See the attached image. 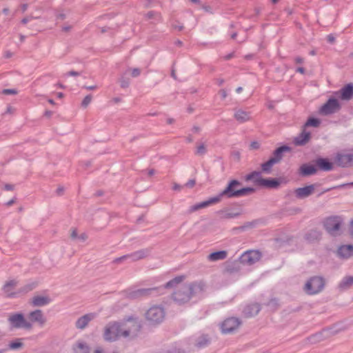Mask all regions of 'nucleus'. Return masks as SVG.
Masks as SVG:
<instances>
[{
    "mask_svg": "<svg viewBox=\"0 0 353 353\" xmlns=\"http://www.w3.org/2000/svg\"><path fill=\"white\" fill-rule=\"evenodd\" d=\"M339 257L343 259H347L353 256V245H343L340 246L337 250Z\"/></svg>",
    "mask_w": 353,
    "mask_h": 353,
    "instance_id": "a211bd4d",
    "label": "nucleus"
},
{
    "mask_svg": "<svg viewBox=\"0 0 353 353\" xmlns=\"http://www.w3.org/2000/svg\"><path fill=\"white\" fill-rule=\"evenodd\" d=\"M148 254V252L147 250H142L134 252L132 254V256L134 257V259L139 260L146 257Z\"/></svg>",
    "mask_w": 353,
    "mask_h": 353,
    "instance_id": "c9c22d12",
    "label": "nucleus"
},
{
    "mask_svg": "<svg viewBox=\"0 0 353 353\" xmlns=\"http://www.w3.org/2000/svg\"><path fill=\"white\" fill-rule=\"evenodd\" d=\"M295 61L297 63H302L303 62V58L301 57H296L295 59Z\"/></svg>",
    "mask_w": 353,
    "mask_h": 353,
    "instance_id": "6e6d98bb",
    "label": "nucleus"
},
{
    "mask_svg": "<svg viewBox=\"0 0 353 353\" xmlns=\"http://www.w3.org/2000/svg\"><path fill=\"white\" fill-rule=\"evenodd\" d=\"M219 202V197H217L216 196H215L208 199L206 201H202V202H200V203H198L191 205L189 208V212H194L201 209L205 208L210 206V205H213V204L217 203Z\"/></svg>",
    "mask_w": 353,
    "mask_h": 353,
    "instance_id": "4468645a",
    "label": "nucleus"
},
{
    "mask_svg": "<svg viewBox=\"0 0 353 353\" xmlns=\"http://www.w3.org/2000/svg\"><path fill=\"white\" fill-rule=\"evenodd\" d=\"M2 92L4 94H16L17 92L14 89H5Z\"/></svg>",
    "mask_w": 353,
    "mask_h": 353,
    "instance_id": "a19ab883",
    "label": "nucleus"
},
{
    "mask_svg": "<svg viewBox=\"0 0 353 353\" xmlns=\"http://www.w3.org/2000/svg\"><path fill=\"white\" fill-rule=\"evenodd\" d=\"M70 237L72 241L81 243L85 242L88 238V234L85 232H80L76 228H72L70 229Z\"/></svg>",
    "mask_w": 353,
    "mask_h": 353,
    "instance_id": "6ab92c4d",
    "label": "nucleus"
},
{
    "mask_svg": "<svg viewBox=\"0 0 353 353\" xmlns=\"http://www.w3.org/2000/svg\"><path fill=\"white\" fill-rule=\"evenodd\" d=\"M85 89L88 90H96L98 87L97 85H89V86H84L83 87Z\"/></svg>",
    "mask_w": 353,
    "mask_h": 353,
    "instance_id": "a18cd8bd",
    "label": "nucleus"
},
{
    "mask_svg": "<svg viewBox=\"0 0 353 353\" xmlns=\"http://www.w3.org/2000/svg\"><path fill=\"white\" fill-rule=\"evenodd\" d=\"M52 301L51 297L47 294H37L30 299V305L33 307H39L48 305Z\"/></svg>",
    "mask_w": 353,
    "mask_h": 353,
    "instance_id": "ddd939ff",
    "label": "nucleus"
},
{
    "mask_svg": "<svg viewBox=\"0 0 353 353\" xmlns=\"http://www.w3.org/2000/svg\"><path fill=\"white\" fill-rule=\"evenodd\" d=\"M95 314L93 313L86 314L77 319L76 321V327L79 329H84L88 323L94 319Z\"/></svg>",
    "mask_w": 353,
    "mask_h": 353,
    "instance_id": "aec40b11",
    "label": "nucleus"
},
{
    "mask_svg": "<svg viewBox=\"0 0 353 353\" xmlns=\"http://www.w3.org/2000/svg\"><path fill=\"white\" fill-rule=\"evenodd\" d=\"M191 295L198 294L203 292L206 289V284L203 281L193 283L188 286Z\"/></svg>",
    "mask_w": 353,
    "mask_h": 353,
    "instance_id": "5701e85b",
    "label": "nucleus"
},
{
    "mask_svg": "<svg viewBox=\"0 0 353 353\" xmlns=\"http://www.w3.org/2000/svg\"><path fill=\"white\" fill-rule=\"evenodd\" d=\"M325 285V280L319 276L310 278L303 286L304 292L309 295H314L321 292Z\"/></svg>",
    "mask_w": 353,
    "mask_h": 353,
    "instance_id": "39448f33",
    "label": "nucleus"
},
{
    "mask_svg": "<svg viewBox=\"0 0 353 353\" xmlns=\"http://www.w3.org/2000/svg\"><path fill=\"white\" fill-rule=\"evenodd\" d=\"M196 152L198 154H203L205 152V147L204 145H200L197 147Z\"/></svg>",
    "mask_w": 353,
    "mask_h": 353,
    "instance_id": "37998d69",
    "label": "nucleus"
},
{
    "mask_svg": "<svg viewBox=\"0 0 353 353\" xmlns=\"http://www.w3.org/2000/svg\"><path fill=\"white\" fill-rule=\"evenodd\" d=\"M92 97L91 94L86 95L81 101V107L83 108H86L92 102Z\"/></svg>",
    "mask_w": 353,
    "mask_h": 353,
    "instance_id": "4c0bfd02",
    "label": "nucleus"
},
{
    "mask_svg": "<svg viewBox=\"0 0 353 353\" xmlns=\"http://www.w3.org/2000/svg\"><path fill=\"white\" fill-rule=\"evenodd\" d=\"M8 347L10 350H19L23 347V342L22 339H17L11 341Z\"/></svg>",
    "mask_w": 353,
    "mask_h": 353,
    "instance_id": "2f4dec72",
    "label": "nucleus"
},
{
    "mask_svg": "<svg viewBox=\"0 0 353 353\" xmlns=\"http://www.w3.org/2000/svg\"><path fill=\"white\" fill-rule=\"evenodd\" d=\"M350 234L353 236V220L350 222Z\"/></svg>",
    "mask_w": 353,
    "mask_h": 353,
    "instance_id": "864d4df0",
    "label": "nucleus"
},
{
    "mask_svg": "<svg viewBox=\"0 0 353 353\" xmlns=\"http://www.w3.org/2000/svg\"><path fill=\"white\" fill-rule=\"evenodd\" d=\"M28 322H30L32 325L34 323L37 324L39 326L43 327L47 322L46 317L43 312L39 309L30 312L28 314Z\"/></svg>",
    "mask_w": 353,
    "mask_h": 353,
    "instance_id": "9b49d317",
    "label": "nucleus"
},
{
    "mask_svg": "<svg viewBox=\"0 0 353 353\" xmlns=\"http://www.w3.org/2000/svg\"><path fill=\"white\" fill-rule=\"evenodd\" d=\"M310 139V132L303 130L299 135L294 138V142L296 145L305 144Z\"/></svg>",
    "mask_w": 353,
    "mask_h": 353,
    "instance_id": "b1692460",
    "label": "nucleus"
},
{
    "mask_svg": "<svg viewBox=\"0 0 353 353\" xmlns=\"http://www.w3.org/2000/svg\"><path fill=\"white\" fill-rule=\"evenodd\" d=\"M258 179H262L259 172H253L245 176L247 181H254L255 183Z\"/></svg>",
    "mask_w": 353,
    "mask_h": 353,
    "instance_id": "f704fd0d",
    "label": "nucleus"
},
{
    "mask_svg": "<svg viewBox=\"0 0 353 353\" xmlns=\"http://www.w3.org/2000/svg\"><path fill=\"white\" fill-rule=\"evenodd\" d=\"M14 188L13 185L11 184H6L5 185V189L7 190H12Z\"/></svg>",
    "mask_w": 353,
    "mask_h": 353,
    "instance_id": "603ef678",
    "label": "nucleus"
},
{
    "mask_svg": "<svg viewBox=\"0 0 353 353\" xmlns=\"http://www.w3.org/2000/svg\"><path fill=\"white\" fill-rule=\"evenodd\" d=\"M275 163V161L270 158L267 162L261 165L262 170L265 172H269Z\"/></svg>",
    "mask_w": 353,
    "mask_h": 353,
    "instance_id": "72a5a7b5",
    "label": "nucleus"
},
{
    "mask_svg": "<svg viewBox=\"0 0 353 353\" xmlns=\"http://www.w3.org/2000/svg\"><path fill=\"white\" fill-rule=\"evenodd\" d=\"M260 147V143L258 141H253L250 143V148L252 150H257Z\"/></svg>",
    "mask_w": 353,
    "mask_h": 353,
    "instance_id": "79ce46f5",
    "label": "nucleus"
},
{
    "mask_svg": "<svg viewBox=\"0 0 353 353\" xmlns=\"http://www.w3.org/2000/svg\"><path fill=\"white\" fill-rule=\"evenodd\" d=\"M129 85V83L123 79L121 80V86L122 88H126Z\"/></svg>",
    "mask_w": 353,
    "mask_h": 353,
    "instance_id": "09e8293b",
    "label": "nucleus"
},
{
    "mask_svg": "<svg viewBox=\"0 0 353 353\" xmlns=\"http://www.w3.org/2000/svg\"><path fill=\"white\" fill-rule=\"evenodd\" d=\"M242 90V88L241 87H239L236 88V92L239 93L241 92Z\"/></svg>",
    "mask_w": 353,
    "mask_h": 353,
    "instance_id": "0e129e2a",
    "label": "nucleus"
},
{
    "mask_svg": "<svg viewBox=\"0 0 353 353\" xmlns=\"http://www.w3.org/2000/svg\"><path fill=\"white\" fill-rule=\"evenodd\" d=\"M227 257V252L225 250L214 252L208 256V259L210 261H216L225 259Z\"/></svg>",
    "mask_w": 353,
    "mask_h": 353,
    "instance_id": "a878e982",
    "label": "nucleus"
},
{
    "mask_svg": "<svg viewBox=\"0 0 353 353\" xmlns=\"http://www.w3.org/2000/svg\"><path fill=\"white\" fill-rule=\"evenodd\" d=\"M94 353H103V350L101 348H98L95 350Z\"/></svg>",
    "mask_w": 353,
    "mask_h": 353,
    "instance_id": "052dcab7",
    "label": "nucleus"
},
{
    "mask_svg": "<svg viewBox=\"0 0 353 353\" xmlns=\"http://www.w3.org/2000/svg\"><path fill=\"white\" fill-rule=\"evenodd\" d=\"M260 311V307L258 304H253L247 307L244 311L245 314L248 316H253L256 315Z\"/></svg>",
    "mask_w": 353,
    "mask_h": 353,
    "instance_id": "c85d7f7f",
    "label": "nucleus"
},
{
    "mask_svg": "<svg viewBox=\"0 0 353 353\" xmlns=\"http://www.w3.org/2000/svg\"><path fill=\"white\" fill-rule=\"evenodd\" d=\"M166 123L168 124V125H172L174 123V119L173 118H168L166 119Z\"/></svg>",
    "mask_w": 353,
    "mask_h": 353,
    "instance_id": "3c124183",
    "label": "nucleus"
},
{
    "mask_svg": "<svg viewBox=\"0 0 353 353\" xmlns=\"http://www.w3.org/2000/svg\"><path fill=\"white\" fill-rule=\"evenodd\" d=\"M144 317L149 324L152 325H159L165 318V309L161 305H152L145 311Z\"/></svg>",
    "mask_w": 353,
    "mask_h": 353,
    "instance_id": "7ed1b4c3",
    "label": "nucleus"
},
{
    "mask_svg": "<svg viewBox=\"0 0 353 353\" xmlns=\"http://www.w3.org/2000/svg\"><path fill=\"white\" fill-rule=\"evenodd\" d=\"M301 174L304 176L311 175L316 172V169L312 165H303L300 168Z\"/></svg>",
    "mask_w": 353,
    "mask_h": 353,
    "instance_id": "c756f323",
    "label": "nucleus"
},
{
    "mask_svg": "<svg viewBox=\"0 0 353 353\" xmlns=\"http://www.w3.org/2000/svg\"><path fill=\"white\" fill-rule=\"evenodd\" d=\"M234 117L235 119L240 123L247 122L252 119L250 112L241 109L235 111Z\"/></svg>",
    "mask_w": 353,
    "mask_h": 353,
    "instance_id": "412c9836",
    "label": "nucleus"
},
{
    "mask_svg": "<svg viewBox=\"0 0 353 353\" xmlns=\"http://www.w3.org/2000/svg\"><path fill=\"white\" fill-rule=\"evenodd\" d=\"M154 174V171L153 170H151L149 171V174L150 175H153Z\"/></svg>",
    "mask_w": 353,
    "mask_h": 353,
    "instance_id": "69168bd1",
    "label": "nucleus"
},
{
    "mask_svg": "<svg viewBox=\"0 0 353 353\" xmlns=\"http://www.w3.org/2000/svg\"><path fill=\"white\" fill-rule=\"evenodd\" d=\"M241 324V322L238 318H227L220 325L221 332L223 334L234 333L239 328Z\"/></svg>",
    "mask_w": 353,
    "mask_h": 353,
    "instance_id": "0eeeda50",
    "label": "nucleus"
},
{
    "mask_svg": "<svg viewBox=\"0 0 353 353\" xmlns=\"http://www.w3.org/2000/svg\"><path fill=\"white\" fill-rule=\"evenodd\" d=\"M256 184L265 188H277L279 185V182L278 180L274 179H258L256 181Z\"/></svg>",
    "mask_w": 353,
    "mask_h": 353,
    "instance_id": "4be33fe9",
    "label": "nucleus"
},
{
    "mask_svg": "<svg viewBox=\"0 0 353 353\" xmlns=\"http://www.w3.org/2000/svg\"><path fill=\"white\" fill-rule=\"evenodd\" d=\"M183 280H184V276H176L174 279H173L170 280V281H168L166 283L165 287L166 288H174V287H176L177 285L181 283Z\"/></svg>",
    "mask_w": 353,
    "mask_h": 353,
    "instance_id": "473e14b6",
    "label": "nucleus"
},
{
    "mask_svg": "<svg viewBox=\"0 0 353 353\" xmlns=\"http://www.w3.org/2000/svg\"><path fill=\"white\" fill-rule=\"evenodd\" d=\"M36 284L35 283H31L25 285L23 288H21V291L23 292H28L29 291L32 290L34 288H35Z\"/></svg>",
    "mask_w": 353,
    "mask_h": 353,
    "instance_id": "58836bf2",
    "label": "nucleus"
},
{
    "mask_svg": "<svg viewBox=\"0 0 353 353\" xmlns=\"http://www.w3.org/2000/svg\"><path fill=\"white\" fill-rule=\"evenodd\" d=\"M335 94L338 96L341 100L349 101L353 97V84L350 83L342 88Z\"/></svg>",
    "mask_w": 353,
    "mask_h": 353,
    "instance_id": "2eb2a0df",
    "label": "nucleus"
},
{
    "mask_svg": "<svg viewBox=\"0 0 353 353\" xmlns=\"http://www.w3.org/2000/svg\"><path fill=\"white\" fill-rule=\"evenodd\" d=\"M14 112V108L10 105L6 108V114H13Z\"/></svg>",
    "mask_w": 353,
    "mask_h": 353,
    "instance_id": "c03bdc74",
    "label": "nucleus"
},
{
    "mask_svg": "<svg viewBox=\"0 0 353 353\" xmlns=\"http://www.w3.org/2000/svg\"><path fill=\"white\" fill-rule=\"evenodd\" d=\"M195 185V181L194 180H189L185 185L189 188H192Z\"/></svg>",
    "mask_w": 353,
    "mask_h": 353,
    "instance_id": "49530a36",
    "label": "nucleus"
},
{
    "mask_svg": "<svg viewBox=\"0 0 353 353\" xmlns=\"http://www.w3.org/2000/svg\"><path fill=\"white\" fill-rule=\"evenodd\" d=\"M172 189L175 191H180L181 190V186L178 183H174Z\"/></svg>",
    "mask_w": 353,
    "mask_h": 353,
    "instance_id": "de8ad7c7",
    "label": "nucleus"
},
{
    "mask_svg": "<svg viewBox=\"0 0 353 353\" xmlns=\"http://www.w3.org/2000/svg\"><path fill=\"white\" fill-rule=\"evenodd\" d=\"M289 151H290V148L288 146L284 145V146L279 147L274 151V157H272V159L273 160H274L275 163H276L281 160L283 153L285 152H289Z\"/></svg>",
    "mask_w": 353,
    "mask_h": 353,
    "instance_id": "bb28decb",
    "label": "nucleus"
},
{
    "mask_svg": "<svg viewBox=\"0 0 353 353\" xmlns=\"http://www.w3.org/2000/svg\"><path fill=\"white\" fill-rule=\"evenodd\" d=\"M57 96H58V97L61 98V97H63V93L59 92L57 94Z\"/></svg>",
    "mask_w": 353,
    "mask_h": 353,
    "instance_id": "338daca9",
    "label": "nucleus"
},
{
    "mask_svg": "<svg viewBox=\"0 0 353 353\" xmlns=\"http://www.w3.org/2000/svg\"><path fill=\"white\" fill-rule=\"evenodd\" d=\"M314 190V185H309L303 188H296L294 190V194L297 199H305L313 194Z\"/></svg>",
    "mask_w": 353,
    "mask_h": 353,
    "instance_id": "dca6fc26",
    "label": "nucleus"
},
{
    "mask_svg": "<svg viewBox=\"0 0 353 353\" xmlns=\"http://www.w3.org/2000/svg\"><path fill=\"white\" fill-rule=\"evenodd\" d=\"M14 202H15V199H12L10 201H8L6 203V205L9 206V205H12Z\"/></svg>",
    "mask_w": 353,
    "mask_h": 353,
    "instance_id": "4d7b16f0",
    "label": "nucleus"
},
{
    "mask_svg": "<svg viewBox=\"0 0 353 353\" xmlns=\"http://www.w3.org/2000/svg\"><path fill=\"white\" fill-rule=\"evenodd\" d=\"M141 330V324L137 316H130L121 321L108 323L103 330V338L107 342H114L120 338L134 339Z\"/></svg>",
    "mask_w": 353,
    "mask_h": 353,
    "instance_id": "f257e3e1",
    "label": "nucleus"
},
{
    "mask_svg": "<svg viewBox=\"0 0 353 353\" xmlns=\"http://www.w3.org/2000/svg\"><path fill=\"white\" fill-rule=\"evenodd\" d=\"M191 297V293L188 286H184L176 290L173 294V299L178 303H184L188 302Z\"/></svg>",
    "mask_w": 353,
    "mask_h": 353,
    "instance_id": "f8f14e48",
    "label": "nucleus"
},
{
    "mask_svg": "<svg viewBox=\"0 0 353 353\" xmlns=\"http://www.w3.org/2000/svg\"><path fill=\"white\" fill-rule=\"evenodd\" d=\"M48 102L52 105H55V102L52 99H48Z\"/></svg>",
    "mask_w": 353,
    "mask_h": 353,
    "instance_id": "e2e57ef3",
    "label": "nucleus"
},
{
    "mask_svg": "<svg viewBox=\"0 0 353 353\" xmlns=\"http://www.w3.org/2000/svg\"><path fill=\"white\" fill-rule=\"evenodd\" d=\"M328 41H329L330 42H334V37H333V36H332V35H329V36H328Z\"/></svg>",
    "mask_w": 353,
    "mask_h": 353,
    "instance_id": "bf43d9fd",
    "label": "nucleus"
},
{
    "mask_svg": "<svg viewBox=\"0 0 353 353\" xmlns=\"http://www.w3.org/2000/svg\"><path fill=\"white\" fill-rule=\"evenodd\" d=\"M44 115L46 117L50 118L52 115V112L50 111V110H46L45 112H44Z\"/></svg>",
    "mask_w": 353,
    "mask_h": 353,
    "instance_id": "8fccbe9b",
    "label": "nucleus"
},
{
    "mask_svg": "<svg viewBox=\"0 0 353 353\" xmlns=\"http://www.w3.org/2000/svg\"><path fill=\"white\" fill-rule=\"evenodd\" d=\"M74 353H89V347L83 341L77 342L72 347Z\"/></svg>",
    "mask_w": 353,
    "mask_h": 353,
    "instance_id": "393cba45",
    "label": "nucleus"
},
{
    "mask_svg": "<svg viewBox=\"0 0 353 353\" xmlns=\"http://www.w3.org/2000/svg\"><path fill=\"white\" fill-rule=\"evenodd\" d=\"M68 75L70 76H78L79 75V73L77 72H75V71H70L68 73Z\"/></svg>",
    "mask_w": 353,
    "mask_h": 353,
    "instance_id": "5fc2aeb1",
    "label": "nucleus"
},
{
    "mask_svg": "<svg viewBox=\"0 0 353 353\" xmlns=\"http://www.w3.org/2000/svg\"><path fill=\"white\" fill-rule=\"evenodd\" d=\"M323 227L330 234L335 235L341 230L343 224V219L339 216H330L323 220Z\"/></svg>",
    "mask_w": 353,
    "mask_h": 353,
    "instance_id": "423d86ee",
    "label": "nucleus"
},
{
    "mask_svg": "<svg viewBox=\"0 0 353 353\" xmlns=\"http://www.w3.org/2000/svg\"><path fill=\"white\" fill-rule=\"evenodd\" d=\"M193 130L195 131V132H199V127H194L193 128Z\"/></svg>",
    "mask_w": 353,
    "mask_h": 353,
    "instance_id": "774afa93",
    "label": "nucleus"
},
{
    "mask_svg": "<svg viewBox=\"0 0 353 353\" xmlns=\"http://www.w3.org/2000/svg\"><path fill=\"white\" fill-rule=\"evenodd\" d=\"M336 163L342 167L349 166L353 164V154H339L336 157Z\"/></svg>",
    "mask_w": 353,
    "mask_h": 353,
    "instance_id": "f3484780",
    "label": "nucleus"
},
{
    "mask_svg": "<svg viewBox=\"0 0 353 353\" xmlns=\"http://www.w3.org/2000/svg\"><path fill=\"white\" fill-rule=\"evenodd\" d=\"M353 285V276H345L340 283L339 288L341 289H346Z\"/></svg>",
    "mask_w": 353,
    "mask_h": 353,
    "instance_id": "7c9ffc66",
    "label": "nucleus"
},
{
    "mask_svg": "<svg viewBox=\"0 0 353 353\" xmlns=\"http://www.w3.org/2000/svg\"><path fill=\"white\" fill-rule=\"evenodd\" d=\"M240 186L241 183L239 181H230L225 189L216 195L217 197H219V201L223 197H239L254 192V189L252 188H241Z\"/></svg>",
    "mask_w": 353,
    "mask_h": 353,
    "instance_id": "f03ea898",
    "label": "nucleus"
},
{
    "mask_svg": "<svg viewBox=\"0 0 353 353\" xmlns=\"http://www.w3.org/2000/svg\"><path fill=\"white\" fill-rule=\"evenodd\" d=\"M130 75L132 77H137L139 76V74L141 73L140 70L139 68L130 69Z\"/></svg>",
    "mask_w": 353,
    "mask_h": 353,
    "instance_id": "ea45409f",
    "label": "nucleus"
},
{
    "mask_svg": "<svg viewBox=\"0 0 353 353\" xmlns=\"http://www.w3.org/2000/svg\"><path fill=\"white\" fill-rule=\"evenodd\" d=\"M261 254L257 250H248L245 252L241 256V262L245 265H252L259 261Z\"/></svg>",
    "mask_w": 353,
    "mask_h": 353,
    "instance_id": "9d476101",
    "label": "nucleus"
},
{
    "mask_svg": "<svg viewBox=\"0 0 353 353\" xmlns=\"http://www.w3.org/2000/svg\"><path fill=\"white\" fill-rule=\"evenodd\" d=\"M341 109L339 101L334 98H330L319 109V113L323 115L333 114Z\"/></svg>",
    "mask_w": 353,
    "mask_h": 353,
    "instance_id": "1a4fd4ad",
    "label": "nucleus"
},
{
    "mask_svg": "<svg viewBox=\"0 0 353 353\" xmlns=\"http://www.w3.org/2000/svg\"><path fill=\"white\" fill-rule=\"evenodd\" d=\"M7 321L10 329L31 330L32 323L28 322L22 312H13L8 315Z\"/></svg>",
    "mask_w": 353,
    "mask_h": 353,
    "instance_id": "20e7f679",
    "label": "nucleus"
},
{
    "mask_svg": "<svg viewBox=\"0 0 353 353\" xmlns=\"http://www.w3.org/2000/svg\"><path fill=\"white\" fill-rule=\"evenodd\" d=\"M148 292V290H140V294H145Z\"/></svg>",
    "mask_w": 353,
    "mask_h": 353,
    "instance_id": "680f3d73",
    "label": "nucleus"
},
{
    "mask_svg": "<svg viewBox=\"0 0 353 353\" xmlns=\"http://www.w3.org/2000/svg\"><path fill=\"white\" fill-rule=\"evenodd\" d=\"M319 168L324 171H328L332 169V163L326 159H319L316 161Z\"/></svg>",
    "mask_w": 353,
    "mask_h": 353,
    "instance_id": "cd10ccee",
    "label": "nucleus"
},
{
    "mask_svg": "<svg viewBox=\"0 0 353 353\" xmlns=\"http://www.w3.org/2000/svg\"><path fill=\"white\" fill-rule=\"evenodd\" d=\"M320 124V120L316 118H309L307 122L305 124V127L306 126H312V127H318Z\"/></svg>",
    "mask_w": 353,
    "mask_h": 353,
    "instance_id": "e433bc0d",
    "label": "nucleus"
},
{
    "mask_svg": "<svg viewBox=\"0 0 353 353\" xmlns=\"http://www.w3.org/2000/svg\"><path fill=\"white\" fill-rule=\"evenodd\" d=\"M296 71H297V72H300V73H301V74H303V73H304V72H305L304 68H301V67L298 68L296 69Z\"/></svg>",
    "mask_w": 353,
    "mask_h": 353,
    "instance_id": "13d9d810",
    "label": "nucleus"
},
{
    "mask_svg": "<svg viewBox=\"0 0 353 353\" xmlns=\"http://www.w3.org/2000/svg\"><path fill=\"white\" fill-rule=\"evenodd\" d=\"M19 284L17 279H9L5 281L1 288L2 293L8 298H14L18 295L16 288Z\"/></svg>",
    "mask_w": 353,
    "mask_h": 353,
    "instance_id": "6e6552de",
    "label": "nucleus"
}]
</instances>
